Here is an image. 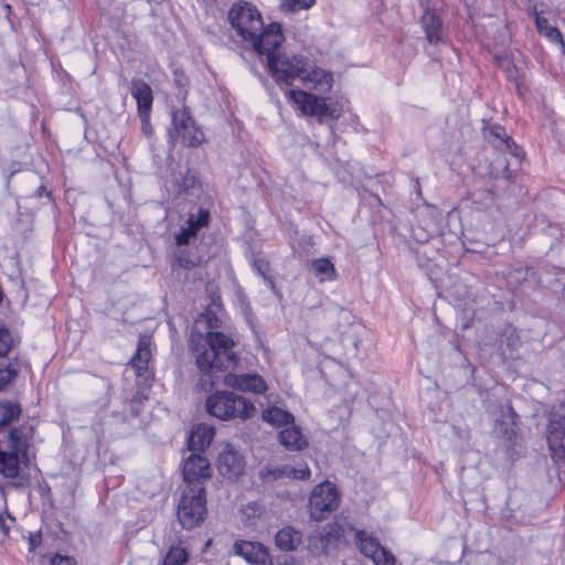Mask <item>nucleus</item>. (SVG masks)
I'll use <instances>...</instances> for the list:
<instances>
[{"instance_id":"obj_1","label":"nucleus","mask_w":565,"mask_h":565,"mask_svg":"<svg viewBox=\"0 0 565 565\" xmlns=\"http://www.w3.org/2000/svg\"><path fill=\"white\" fill-rule=\"evenodd\" d=\"M234 341L218 331H209L205 335L192 332L190 350L195 364L203 376L209 375L214 385L216 373L233 369L238 361L233 351Z\"/></svg>"},{"instance_id":"obj_2","label":"nucleus","mask_w":565,"mask_h":565,"mask_svg":"<svg viewBox=\"0 0 565 565\" xmlns=\"http://www.w3.org/2000/svg\"><path fill=\"white\" fill-rule=\"evenodd\" d=\"M206 411L210 415L222 420L246 419L254 415L255 406L235 393L221 391L207 398Z\"/></svg>"},{"instance_id":"obj_3","label":"nucleus","mask_w":565,"mask_h":565,"mask_svg":"<svg viewBox=\"0 0 565 565\" xmlns=\"http://www.w3.org/2000/svg\"><path fill=\"white\" fill-rule=\"evenodd\" d=\"M205 515V489L198 484L186 487L179 500L177 509V518L180 525L185 530H192L203 522Z\"/></svg>"},{"instance_id":"obj_4","label":"nucleus","mask_w":565,"mask_h":565,"mask_svg":"<svg viewBox=\"0 0 565 565\" xmlns=\"http://www.w3.org/2000/svg\"><path fill=\"white\" fill-rule=\"evenodd\" d=\"M172 126L168 130L169 141L175 146L199 147L205 141L204 132L196 126L188 106L171 110Z\"/></svg>"},{"instance_id":"obj_5","label":"nucleus","mask_w":565,"mask_h":565,"mask_svg":"<svg viewBox=\"0 0 565 565\" xmlns=\"http://www.w3.org/2000/svg\"><path fill=\"white\" fill-rule=\"evenodd\" d=\"M228 21L236 34L247 43L254 39L256 32L263 30V18L258 9L249 3L239 1L228 10Z\"/></svg>"},{"instance_id":"obj_6","label":"nucleus","mask_w":565,"mask_h":565,"mask_svg":"<svg viewBox=\"0 0 565 565\" xmlns=\"http://www.w3.org/2000/svg\"><path fill=\"white\" fill-rule=\"evenodd\" d=\"M308 60L302 55L279 53L276 56L269 55L267 65L277 82L290 85L295 78L301 79L303 72L307 71Z\"/></svg>"},{"instance_id":"obj_7","label":"nucleus","mask_w":565,"mask_h":565,"mask_svg":"<svg viewBox=\"0 0 565 565\" xmlns=\"http://www.w3.org/2000/svg\"><path fill=\"white\" fill-rule=\"evenodd\" d=\"M340 493L337 487L329 482H322L313 488L309 498L310 518L315 521H322L328 514L338 509Z\"/></svg>"},{"instance_id":"obj_8","label":"nucleus","mask_w":565,"mask_h":565,"mask_svg":"<svg viewBox=\"0 0 565 565\" xmlns=\"http://www.w3.org/2000/svg\"><path fill=\"white\" fill-rule=\"evenodd\" d=\"M490 175L499 181L501 184L494 185L493 188H487L484 190L476 191L472 194V201L478 209H488L494 203L495 190L508 186L514 178V173L509 169V163L505 159H497L490 167Z\"/></svg>"},{"instance_id":"obj_9","label":"nucleus","mask_w":565,"mask_h":565,"mask_svg":"<svg viewBox=\"0 0 565 565\" xmlns=\"http://www.w3.org/2000/svg\"><path fill=\"white\" fill-rule=\"evenodd\" d=\"M546 435L553 458L565 461V402L552 408Z\"/></svg>"},{"instance_id":"obj_10","label":"nucleus","mask_w":565,"mask_h":565,"mask_svg":"<svg viewBox=\"0 0 565 565\" xmlns=\"http://www.w3.org/2000/svg\"><path fill=\"white\" fill-rule=\"evenodd\" d=\"M289 98L299 107L300 111L307 116H317L335 120L340 114L337 109L329 107L324 98L309 94L300 89L288 90Z\"/></svg>"},{"instance_id":"obj_11","label":"nucleus","mask_w":565,"mask_h":565,"mask_svg":"<svg viewBox=\"0 0 565 565\" xmlns=\"http://www.w3.org/2000/svg\"><path fill=\"white\" fill-rule=\"evenodd\" d=\"M284 42V34L281 26L278 23H270L267 26L263 25L260 32H256L254 39L248 44L259 55H266L267 63L269 62V55L276 56L279 46Z\"/></svg>"},{"instance_id":"obj_12","label":"nucleus","mask_w":565,"mask_h":565,"mask_svg":"<svg viewBox=\"0 0 565 565\" xmlns=\"http://www.w3.org/2000/svg\"><path fill=\"white\" fill-rule=\"evenodd\" d=\"M358 543L362 554L371 558L375 565H394V555L383 547L379 541L365 532L360 531L356 533Z\"/></svg>"},{"instance_id":"obj_13","label":"nucleus","mask_w":565,"mask_h":565,"mask_svg":"<svg viewBox=\"0 0 565 565\" xmlns=\"http://www.w3.org/2000/svg\"><path fill=\"white\" fill-rule=\"evenodd\" d=\"M212 470L209 460L201 456L190 455L183 465V479L188 483L186 487L194 484L202 486L201 482L211 478Z\"/></svg>"},{"instance_id":"obj_14","label":"nucleus","mask_w":565,"mask_h":565,"mask_svg":"<svg viewBox=\"0 0 565 565\" xmlns=\"http://www.w3.org/2000/svg\"><path fill=\"white\" fill-rule=\"evenodd\" d=\"M216 467L222 476L228 479H234L243 473L245 460L232 445L226 444L223 450L218 454Z\"/></svg>"},{"instance_id":"obj_15","label":"nucleus","mask_w":565,"mask_h":565,"mask_svg":"<svg viewBox=\"0 0 565 565\" xmlns=\"http://www.w3.org/2000/svg\"><path fill=\"white\" fill-rule=\"evenodd\" d=\"M426 42L429 45H434L436 47L435 51L430 52L426 49V54L433 55L436 57L437 53L441 52V49L447 47V41L445 31L443 28V22L439 17L433 12H428L426 9Z\"/></svg>"},{"instance_id":"obj_16","label":"nucleus","mask_w":565,"mask_h":565,"mask_svg":"<svg viewBox=\"0 0 565 565\" xmlns=\"http://www.w3.org/2000/svg\"><path fill=\"white\" fill-rule=\"evenodd\" d=\"M224 384L228 387L253 392L260 394L266 391L267 386L264 379L257 374H233L228 373L224 376Z\"/></svg>"},{"instance_id":"obj_17","label":"nucleus","mask_w":565,"mask_h":565,"mask_svg":"<svg viewBox=\"0 0 565 565\" xmlns=\"http://www.w3.org/2000/svg\"><path fill=\"white\" fill-rule=\"evenodd\" d=\"M301 82L311 89H316L321 93H328L332 88V74L317 67L308 60L307 71L303 72Z\"/></svg>"},{"instance_id":"obj_18","label":"nucleus","mask_w":565,"mask_h":565,"mask_svg":"<svg viewBox=\"0 0 565 565\" xmlns=\"http://www.w3.org/2000/svg\"><path fill=\"white\" fill-rule=\"evenodd\" d=\"M210 212L200 207L198 214H191L186 221V226L182 227L180 233L175 235V244L178 246L188 245L191 238L195 237L198 232L207 225Z\"/></svg>"},{"instance_id":"obj_19","label":"nucleus","mask_w":565,"mask_h":565,"mask_svg":"<svg viewBox=\"0 0 565 565\" xmlns=\"http://www.w3.org/2000/svg\"><path fill=\"white\" fill-rule=\"evenodd\" d=\"M233 551L250 564H265L268 558L267 550L258 542L237 541Z\"/></svg>"},{"instance_id":"obj_20","label":"nucleus","mask_w":565,"mask_h":565,"mask_svg":"<svg viewBox=\"0 0 565 565\" xmlns=\"http://www.w3.org/2000/svg\"><path fill=\"white\" fill-rule=\"evenodd\" d=\"M488 139L497 149L509 152L515 158H520L522 150L515 145V142L507 135L505 129L502 126L493 125L488 129Z\"/></svg>"},{"instance_id":"obj_21","label":"nucleus","mask_w":565,"mask_h":565,"mask_svg":"<svg viewBox=\"0 0 565 565\" xmlns=\"http://www.w3.org/2000/svg\"><path fill=\"white\" fill-rule=\"evenodd\" d=\"M214 435V427L207 424H199L192 429L188 438L189 449L191 451H204L211 445Z\"/></svg>"},{"instance_id":"obj_22","label":"nucleus","mask_w":565,"mask_h":565,"mask_svg":"<svg viewBox=\"0 0 565 565\" xmlns=\"http://www.w3.org/2000/svg\"><path fill=\"white\" fill-rule=\"evenodd\" d=\"M130 93L137 102L138 113L151 111L152 108V89L141 79L131 81Z\"/></svg>"},{"instance_id":"obj_23","label":"nucleus","mask_w":565,"mask_h":565,"mask_svg":"<svg viewBox=\"0 0 565 565\" xmlns=\"http://www.w3.org/2000/svg\"><path fill=\"white\" fill-rule=\"evenodd\" d=\"M150 359V337L141 335L138 341L137 351L130 361L131 366L136 370L138 376H141L148 370Z\"/></svg>"},{"instance_id":"obj_24","label":"nucleus","mask_w":565,"mask_h":565,"mask_svg":"<svg viewBox=\"0 0 565 565\" xmlns=\"http://www.w3.org/2000/svg\"><path fill=\"white\" fill-rule=\"evenodd\" d=\"M278 439L280 444L290 451L301 450L307 447L308 443L300 428L290 424L289 427L282 429Z\"/></svg>"},{"instance_id":"obj_25","label":"nucleus","mask_w":565,"mask_h":565,"mask_svg":"<svg viewBox=\"0 0 565 565\" xmlns=\"http://www.w3.org/2000/svg\"><path fill=\"white\" fill-rule=\"evenodd\" d=\"M23 459L20 452L0 450V473L6 478H17L20 475V463Z\"/></svg>"},{"instance_id":"obj_26","label":"nucleus","mask_w":565,"mask_h":565,"mask_svg":"<svg viewBox=\"0 0 565 565\" xmlns=\"http://www.w3.org/2000/svg\"><path fill=\"white\" fill-rule=\"evenodd\" d=\"M275 542L281 551H295L302 542V534L291 526H286L277 532Z\"/></svg>"},{"instance_id":"obj_27","label":"nucleus","mask_w":565,"mask_h":565,"mask_svg":"<svg viewBox=\"0 0 565 565\" xmlns=\"http://www.w3.org/2000/svg\"><path fill=\"white\" fill-rule=\"evenodd\" d=\"M310 270L320 282L332 281L337 278L335 268L328 258L313 259L310 264Z\"/></svg>"},{"instance_id":"obj_28","label":"nucleus","mask_w":565,"mask_h":565,"mask_svg":"<svg viewBox=\"0 0 565 565\" xmlns=\"http://www.w3.org/2000/svg\"><path fill=\"white\" fill-rule=\"evenodd\" d=\"M262 417L264 422L276 427L294 424V416L289 412L276 406L264 409Z\"/></svg>"},{"instance_id":"obj_29","label":"nucleus","mask_w":565,"mask_h":565,"mask_svg":"<svg viewBox=\"0 0 565 565\" xmlns=\"http://www.w3.org/2000/svg\"><path fill=\"white\" fill-rule=\"evenodd\" d=\"M362 327L360 324H351L349 330L342 334V345L345 354L351 358L358 356L360 344V332Z\"/></svg>"},{"instance_id":"obj_30","label":"nucleus","mask_w":565,"mask_h":565,"mask_svg":"<svg viewBox=\"0 0 565 565\" xmlns=\"http://www.w3.org/2000/svg\"><path fill=\"white\" fill-rule=\"evenodd\" d=\"M530 278H533L536 282L540 281V278L536 276L535 271L529 267H516L509 270L507 274V282L513 289L519 288L522 282L529 280Z\"/></svg>"},{"instance_id":"obj_31","label":"nucleus","mask_w":565,"mask_h":565,"mask_svg":"<svg viewBox=\"0 0 565 565\" xmlns=\"http://www.w3.org/2000/svg\"><path fill=\"white\" fill-rule=\"evenodd\" d=\"M189 559V552L182 541L178 544H171L167 552L162 565H185Z\"/></svg>"},{"instance_id":"obj_32","label":"nucleus","mask_w":565,"mask_h":565,"mask_svg":"<svg viewBox=\"0 0 565 565\" xmlns=\"http://www.w3.org/2000/svg\"><path fill=\"white\" fill-rule=\"evenodd\" d=\"M509 412L511 413V417L509 420L498 422L495 426V433L504 440L515 445L518 439L516 424L514 420L515 415L511 407L509 408Z\"/></svg>"},{"instance_id":"obj_33","label":"nucleus","mask_w":565,"mask_h":565,"mask_svg":"<svg viewBox=\"0 0 565 565\" xmlns=\"http://www.w3.org/2000/svg\"><path fill=\"white\" fill-rule=\"evenodd\" d=\"M9 447L10 450L22 454V457L28 461V441L20 428H12L9 433Z\"/></svg>"},{"instance_id":"obj_34","label":"nucleus","mask_w":565,"mask_h":565,"mask_svg":"<svg viewBox=\"0 0 565 565\" xmlns=\"http://www.w3.org/2000/svg\"><path fill=\"white\" fill-rule=\"evenodd\" d=\"M20 413L19 404L11 402L0 403V426L9 425L19 417Z\"/></svg>"},{"instance_id":"obj_35","label":"nucleus","mask_w":565,"mask_h":565,"mask_svg":"<svg viewBox=\"0 0 565 565\" xmlns=\"http://www.w3.org/2000/svg\"><path fill=\"white\" fill-rule=\"evenodd\" d=\"M535 25L539 32L546 38H548L553 42H562V34L558 29L552 26L545 18L536 14L535 17Z\"/></svg>"},{"instance_id":"obj_36","label":"nucleus","mask_w":565,"mask_h":565,"mask_svg":"<svg viewBox=\"0 0 565 565\" xmlns=\"http://www.w3.org/2000/svg\"><path fill=\"white\" fill-rule=\"evenodd\" d=\"M173 81L178 88L177 97L182 103V105H185V99L188 97V85H189V78L186 75L179 70H175L173 72Z\"/></svg>"},{"instance_id":"obj_37","label":"nucleus","mask_w":565,"mask_h":565,"mask_svg":"<svg viewBox=\"0 0 565 565\" xmlns=\"http://www.w3.org/2000/svg\"><path fill=\"white\" fill-rule=\"evenodd\" d=\"M501 343H504L510 349L511 353L515 351L520 345V337L516 330L512 327L505 328Z\"/></svg>"},{"instance_id":"obj_38","label":"nucleus","mask_w":565,"mask_h":565,"mask_svg":"<svg viewBox=\"0 0 565 565\" xmlns=\"http://www.w3.org/2000/svg\"><path fill=\"white\" fill-rule=\"evenodd\" d=\"M259 477L265 482H273L279 479H284L281 466L279 467H269L266 466L260 469Z\"/></svg>"},{"instance_id":"obj_39","label":"nucleus","mask_w":565,"mask_h":565,"mask_svg":"<svg viewBox=\"0 0 565 565\" xmlns=\"http://www.w3.org/2000/svg\"><path fill=\"white\" fill-rule=\"evenodd\" d=\"M343 534V529L338 524H329L323 530L322 540L326 541L327 544H333L340 540Z\"/></svg>"},{"instance_id":"obj_40","label":"nucleus","mask_w":565,"mask_h":565,"mask_svg":"<svg viewBox=\"0 0 565 565\" xmlns=\"http://www.w3.org/2000/svg\"><path fill=\"white\" fill-rule=\"evenodd\" d=\"M12 347V338L9 331L0 322V356H4Z\"/></svg>"},{"instance_id":"obj_41","label":"nucleus","mask_w":565,"mask_h":565,"mask_svg":"<svg viewBox=\"0 0 565 565\" xmlns=\"http://www.w3.org/2000/svg\"><path fill=\"white\" fill-rule=\"evenodd\" d=\"M18 375V370L11 366L0 369V391L4 390Z\"/></svg>"},{"instance_id":"obj_42","label":"nucleus","mask_w":565,"mask_h":565,"mask_svg":"<svg viewBox=\"0 0 565 565\" xmlns=\"http://www.w3.org/2000/svg\"><path fill=\"white\" fill-rule=\"evenodd\" d=\"M316 0H285L282 6L289 11H298L309 9L315 4Z\"/></svg>"},{"instance_id":"obj_43","label":"nucleus","mask_w":565,"mask_h":565,"mask_svg":"<svg viewBox=\"0 0 565 565\" xmlns=\"http://www.w3.org/2000/svg\"><path fill=\"white\" fill-rule=\"evenodd\" d=\"M150 113L151 111L138 113L141 124V131L146 137H151L153 134V128L150 122Z\"/></svg>"},{"instance_id":"obj_44","label":"nucleus","mask_w":565,"mask_h":565,"mask_svg":"<svg viewBox=\"0 0 565 565\" xmlns=\"http://www.w3.org/2000/svg\"><path fill=\"white\" fill-rule=\"evenodd\" d=\"M177 262L180 267L185 269H191L198 265V260L194 258H191L186 252L181 250L177 255Z\"/></svg>"},{"instance_id":"obj_45","label":"nucleus","mask_w":565,"mask_h":565,"mask_svg":"<svg viewBox=\"0 0 565 565\" xmlns=\"http://www.w3.org/2000/svg\"><path fill=\"white\" fill-rule=\"evenodd\" d=\"M311 476V471L307 465L299 468L294 467V479L307 480Z\"/></svg>"},{"instance_id":"obj_46","label":"nucleus","mask_w":565,"mask_h":565,"mask_svg":"<svg viewBox=\"0 0 565 565\" xmlns=\"http://www.w3.org/2000/svg\"><path fill=\"white\" fill-rule=\"evenodd\" d=\"M50 565H75V559L68 556L56 554L51 558Z\"/></svg>"},{"instance_id":"obj_47","label":"nucleus","mask_w":565,"mask_h":565,"mask_svg":"<svg viewBox=\"0 0 565 565\" xmlns=\"http://www.w3.org/2000/svg\"><path fill=\"white\" fill-rule=\"evenodd\" d=\"M34 195L39 199L46 198L47 200H50V198H51V193L47 191V189L44 185H40L36 189Z\"/></svg>"},{"instance_id":"obj_48","label":"nucleus","mask_w":565,"mask_h":565,"mask_svg":"<svg viewBox=\"0 0 565 565\" xmlns=\"http://www.w3.org/2000/svg\"><path fill=\"white\" fill-rule=\"evenodd\" d=\"M282 477L294 479V467L290 465L281 466Z\"/></svg>"},{"instance_id":"obj_49","label":"nucleus","mask_w":565,"mask_h":565,"mask_svg":"<svg viewBox=\"0 0 565 565\" xmlns=\"http://www.w3.org/2000/svg\"><path fill=\"white\" fill-rule=\"evenodd\" d=\"M131 412H132V414H134L135 416H137V415L139 414V411H138V409H135V408H132V411H131Z\"/></svg>"},{"instance_id":"obj_50","label":"nucleus","mask_w":565,"mask_h":565,"mask_svg":"<svg viewBox=\"0 0 565 565\" xmlns=\"http://www.w3.org/2000/svg\"><path fill=\"white\" fill-rule=\"evenodd\" d=\"M417 184L419 185L418 182H417ZM417 193L420 194V188L419 186L417 188Z\"/></svg>"}]
</instances>
